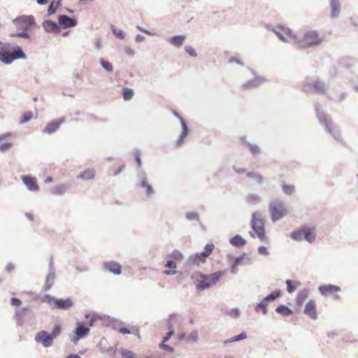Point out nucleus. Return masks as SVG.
<instances>
[{"label":"nucleus","instance_id":"obj_12","mask_svg":"<svg viewBox=\"0 0 358 358\" xmlns=\"http://www.w3.org/2000/svg\"><path fill=\"white\" fill-rule=\"evenodd\" d=\"M59 24L64 28H69L75 27L77 21L74 18H71L66 15H61L58 17Z\"/></svg>","mask_w":358,"mask_h":358},{"label":"nucleus","instance_id":"obj_25","mask_svg":"<svg viewBox=\"0 0 358 358\" xmlns=\"http://www.w3.org/2000/svg\"><path fill=\"white\" fill-rule=\"evenodd\" d=\"M165 267L166 268H171L172 270H167V271H164V273L166 274V275H173L176 273V268H177V265H176V262H174L173 260H169L167 261L166 264H165Z\"/></svg>","mask_w":358,"mask_h":358},{"label":"nucleus","instance_id":"obj_8","mask_svg":"<svg viewBox=\"0 0 358 358\" xmlns=\"http://www.w3.org/2000/svg\"><path fill=\"white\" fill-rule=\"evenodd\" d=\"M13 23L18 29L26 31L34 24L33 16L22 15L13 20Z\"/></svg>","mask_w":358,"mask_h":358},{"label":"nucleus","instance_id":"obj_27","mask_svg":"<svg viewBox=\"0 0 358 358\" xmlns=\"http://www.w3.org/2000/svg\"><path fill=\"white\" fill-rule=\"evenodd\" d=\"M230 243L234 246L241 247L245 245L246 241L241 236L236 235L230 240Z\"/></svg>","mask_w":358,"mask_h":358},{"label":"nucleus","instance_id":"obj_29","mask_svg":"<svg viewBox=\"0 0 358 358\" xmlns=\"http://www.w3.org/2000/svg\"><path fill=\"white\" fill-rule=\"evenodd\" d=\"M62 0H53L49 5L48 9V15H51L55 13L57 8L59 6L60 3Z\"/></svg>","mask_w":358,"mask_h":358},{"label":"nucleus","instance_id":"obj_17","mask_svg":"<svg viewBox=\"0 0 358 358\" xmlns=\"http://www.w3.org/2000/svg\"><path fill=\"white\" fill-rule=\"evenodd\" d=\"M280 292L276 291L275 292L271 293V294H269L268 296H267L262 300V301L259 303V306H263V313L264 314H266L267 313L266 306H267L268 303L270 301H272L275 300V299H277L278 296H280Z\"/></svg>","mask_w":358,"mask_h":358},{"label":"nucleus","instance_id":"obj_32","mask_svg":"<svg viewBox=\"0 0 358 358\" xmlns=\"http://www.w3.org/2000/svg\"><path fill=\"white\" fill-rule=\"evenodd\" d=\"M276 312L284 316H288L293 313V311L291 309L283 305L278 306Z\"/></svg>","mask_w":358,"mask_h":358},{"label":"nucleus","instance_id":"obj_10","mask_svg":"<svg viewBox=\"0 0 358 358\" xmlns=\"http://www.w3.org/2000/svg\"><path fill=\"white\" fill-rule=\"evenodd\" d=\"M35 340L36 342L42 343L44 347H49L52 345L53 339L48 332L41 331L36 334Z\"/></svg>","mask_w":358,"mask_h":358},{"label":"nucleus","instance_id":"obj_58","mask_svg":"<svg viewBox=\"0 0 358 358\" xmlns=\"http://www.w3.org/2000/svg\"><path fill=\"white\" fill-rule=\"evenodd\" d=\"M11 304L14 306H19L21 304V301L17 298H12Z\"/></svg>","mask_w":358,"mask_h":358},{"label":"nucleus","instance_id":"obj_2","mask_svg":"<svg viewBox=\"0 0 358 358\" xmlns=\"http://www.w3.org/2000/svg\"><path fill=\"white\" fill-rule=\"evenodd\" d=\"M250 226L252 231H250V234L252 238H258L262 242L268 243L265 231V220L259 211L252 213Z\"/></svg>","mask_w":358,"mask_h":358},{"label":"nucleus","instance_id":"obj_3","mask_svg":"<svg viewBox=\"0 0 358 358\" xmlns=\"http://www.w3.org/2000/svg\"><path fill=\"white\" fill-rule=\"evenodd\" d=\"M225 273V271H221L209 275L195 273L192 278L197 280L196 288L203 290L215 285L224 275Z\"/></svg>","mask_w":358,"mask_h":358},{"label":"nucleus","instance_id":"obj_41","mask_svg":"<svg viewBox=\"0 0 358 358\" xmlns=\"http://www.w3.org/2000/svg\"><path fill=\"white\" fill-rule=\"evenodd\" d=\"M120 353L122 358H136V355L130 350H121Z\"/></svg>","mask_w":358,"mask_h":358},{"label":"nucleus","instance_id":"obj_37","mask_svg":"<svg viewBox=\"0 0 358 358\" xmlns=\"http://www.w3.org/2000/svg\"><path fill=\"white\" fill-rule=\"evenodd\" d=\"M247 338V335L245 332L243 333H241V334L238 335V336H236L233 338H231L229 341H225L224 342V344H227V343H231V342H236V341H241V340H244Z\"/></svg>","mask_w":358,"mask_h":358},{"label":"nucleus","instance_id":"obj_6","mask_svg":"<svg viewBox=\"0 0 358 358\" xmlns=\"http://www.w3.org/2000/svg\"><path fill=\"white\" fill-rule=\"evenodd\" d=\"M269 211L271 220L273 222H275L284 217L287 213V210L284 204L279 201H274L270 203Z\"/></svg>","mask_w":358,"mask_h":358},{"label":"nucleus","instance_id":"obj_24","mask_svg":"<svg viewBox=\"0 0 358 358\" xmlns=\"http://www.w3.org/2000/svg\"><path fill=\"white\" fill-rule=\"evenodd\" d=\"M308 296V291L303 289L299 292L296 298V301L298 306H301Z\"/></svg>","mask_w":358,"mask_h":358},{"label":"nucleus","instance_id":"obj_23","mask_svg":"<svg viewBox=\"0 0 358 358\" xmlns=\"http://www.w3.org/2000/svg\"><path fill=\"white\" fill-rule=\"evenodd\" d=\"M61 121H52L47 124L44 129V132L48 134H52L55 132L60 126Z\"/></svg>","mask_w":358,"mask_h":358},{"label":"nucleus","instance_id":"obj_55","mask_svg":"<svg viewBox=\"0 0 358 358\" xmlns=\"http://www.w3.org/2000/svg\"><path fill=\"white\" fill-rule=\"evenodd\" d=\"M320 120L322 123L325 124L327 126H328L329 124H331V121L329 120L328 117L326 115H323L320 117Z\"/></svg>","mask_w":358,"mask_h":358},{"label":"nucleus","instance_id":"obj_34","mask_svg":"<svg viewBox=\"0 0 358 358\" xmlns=\"http://www.w3.org/2000/svg\"><path fill=\"white\" fill-rule=\"evenodd\" d=\"M248 178L253 179L257 183H262L263 182V177L260 174L254 172H250L246 174Z\"/></svg>","mask_w":358,"mask_h":358},{"label":"nucleus","instance_id":"obj_61","mask_svg":"<svg viewBox=\"0 0 358 358\" xmlns=\"http://www.w3.org/2000/svg\"><path fill=\"white\" fill-rule=\"evenodd\" d=\"M15 268V266L13 264H9L7 265L6 266V270L8 271V272H10L12 271L13 269Z\"/></svg>","mask_w":358,"mask_h":358},{"label":"nucleus","instance_id":"obj_39","mask_svg":"<svg viewBox=\"0 0 358 358\" xmlns=\"http://www.w3.org/2000/svg\"><path fill=\"white\" fill-rule=\"evenodd\" d=\"M141 186L145 189V192L148 195L153 194L154 190L152 186L148 183L146 179H144L141 181Z\"/></svg>","mask_w":358,"mask_h":358},{"label":"nucleus","instance_id":"obj_45","mask_svg":"<svg viewBox=\"0 0 358 358\" xmlns=\"http://www.w3.org/2000/svg\"><path fill=\"white\" fill-rule=\"evenodd\" d=\"M13 145V143L11 141H7L6 143H0V151L5 152L9 150Z\"/></svg>","mask_w":358,"mask_h":358},{"label":"nucleus","instance_id":"obj_4","mask_svg":"<svg viewBox=\"0 0 358 358\" xmlns=\"http://www.w3.org/2000/svg\"><path fill=\"white\" fill-rule=\"evenodd\" d=\"M324 40V36H320L316 31H309L304 34L302 38H297L296 44L299 48H308L320 44Z\"/></svg>","mask_w":358,"mask_h":358},{"label":"nucleus","instance_id":"obj_63","mask_svg":"<svg viewBox=\"0 0 358 358\" xmlns=\"http://www.w3.org/2000/svg\"><path fill=\"white\" fill-rule=\"evenodd\" d=\"M48 1V0H37V3L41 5L47 3Z\"/></svg>","mask_w":358,"mask_h":358},{"label":"nucleus","instance_id":"obj_31","mask_svg":"<svg viewBox=\"0 0 358 358\" xmlns=\"http://www.w3.org/2000/svg\"><path fill=\"white\" fill-rule=\"evenodd\" d=\"M331 15L333 17H336L338 15L340 10V4L338 0H331Z\"/></svg>","mask_w":358,"mask_h":358},{"label":"nucleus","instance_id":"obj_30","mask_svg":"<svg viewBox=\"0 0 358 358\" xmlns=\"http://www.w3.org/2000/svg\"><path fill=\"white\" fill-rule=\"evenodd\" d=\"M187 131H188V129H187V127L186 125V124L185 122H183L182 124V131L180 134V136H179L177 142H176V146L178 147L180 146L181 144H182L185 138H186L187 135Z\"/></svg>","mask_w":358,"mask_h":358},{"label":"nucleus","instance_id":"obj_40","mask_svg":"<svg viewBox=\"0 0 358 358\" xmlns=\"http://www.w3.org/2000/svg\"><path fill=\"white\" fill-rule=\"evenodd\" d=\"M174 262L181 261L183 258L182 253L178 250L173 251L169 256Z\"/></svg>","mask_w":358,"mask_h":358},{"label":"nucleus","instance_id":"obj_50","mask_svg":"<svg viewBox=\"0 0 358 358\" xmlns=\"http://www.w3.org/2000/svg\"><path fill=\"white\" fill-rule=\"evenodd\" d=\"M113 34L119 38L123 39L124 38V33L121 29H113Z\"/></svg>","mask_w":358,"mask_h":358},{"label":"nucleus","instance_id":"obj_57","mask_svg":"<svg viewBox=\"0 0 358 358\" xmlns=\"http://www.w3.org/2000/svg\"><path fill=\"white\" fill-rule=\"evenodd\" d=\"M259 198L257 196H250L248 198V201L250 203H255L257 201H259Z\"/></svg>","mask_w":358,"mask_h":358},{"label":"nucleus","instance_id":"obj_56","mask_svg":"<svg viewBox=\"0 0 358 358\" xmlns=\"http://www.w3.org/2000/svg\"><path fill=\"white\" fill-rule=\"evenodd\" d=\"M135 160L138 166L140 167L141 166V155L139 152H136L134 155Z\"/></svg>","mask_w":358,"mask_h":358},{"label":"nucleus","instance_id":"obj_51","mask_svg":"<svg viewBox=\"0 0 358 358\" xmlns=\"http://www.w3.org/2000/svg\"><path fill=\"white\" fill-rule=\"evenodd\" d=\"M227 314L231 317H238L240 315L239 310L237 308L231 309L227 312Z\"/></svg>","mask_w":358,"mask_h":358},{"label":"nucleus","instance_id":"obj_54","mask_svg":"<svg viewBox=\"0 0 358 358\" xmlns=\"http://www.w3.org/2000/svg\"><path fill=\"white\" fill-rule=\"evenodd\" d=\"M258 252L260 254V255H268V252L267 250V248L266 247H264V246H261L258 248Z\"/></svg>","mask_w":358,"mask_h":358},{"label":"nucleus","instance_id":"obj_42","mask_svg":"<svg viewBox=\"0 0 358 358\" xmlns=\"http://www.w3.org/2000/svg\"><path fill=\"white\" fill-rule=\"evenodd\" d=\"M33 117V113L32 112L28 111L23 113L22 115V118L20 120L21 123H25L28 121H29Z\"/></svg>","mask_w":358,"mask_h":358},{"label":"nucleus","instance_id":"obj_52","mask_svg":"<svg viewBox=\"0 0 358 358\" xmlns=\"http://www.w3.org/2000/svg\"><path fill=\"white\" fill-rule=\"evenodd\" d=\"M241 262V259L240 258H237V259H235L234 265L231 267V272L233 273H236V272H237V268L236 267H237L238 265L240 264Z\"/></svg>","mask_w":358,"mask_h":358},{"label":"nucleus","instance_id":"obj_59","mask_svg":"<svg viewBox=\"0 0 358 358\" xmlns=\"http://www.w3.org/2000/svg\"><path fill=\"white\" fill-rule=\"evenodd\" d=\"M12 136L11 133H6L0 135V142L4 140H7L9 137Z\"/></svg>","mask_w":358,"mask_h":358},{"label":"nucleus","instance_id":"obj_43","mask_svg":"<svg viewBox=\"0 0 358 358\" xmlns=\"http://www.w3.org/2000/svg\"><path fill=\"white\" fill-rule=\"evenodd\" d=\"M282 189L285 194L290 195L294 192V186L283 184Z\"/></svg>","mask_w":358,"mask_h":358},{"label":"nucleus","instance_id":"obj_38","mask_svg":"<svg viewBox=\"0 0 358 358\" xmlns=\"http://www.w3.org/2000/svg\"><path fill=\"white\" fill-rule=\"evenodd\" d=\"M57 299H55V297H53L52 296L45 295V296H43L42 301L43 302H45V303H48L50 306H52L53 308H55V301H57Z\"/></svg>","mask_w":358,"mask_h":358},{"label":"nucleus","instance_id":"obj_26","mask_svg":"<svg viewBox=\"0 0 358 358\" xmlns=\"http://www.w3.org/2000/svg\"><path fill=\"white\" fill-rule=\"evenodd\" d=\"M291 238L296 241H301L304 239L303 227L293 231L291 234Z\"/></svg>","mask_w":358,"mask_h":358},{"label":"nucleus","instance_id":"obj_5","mask_svg":"<svg viewBox=\"0 0 358 358\" xmlns=\"http://www.w3.org/2000/svg\"><path fill=\"white\" fill-rule=\"evenodd\" d=\"M181 328V322L180 319L176 315H171L169 320V331L164 337L162 343L160 344V348L164 350L173 352V348L166 345L165 343L172 336L175 330L180 331Z\"/></svg>","mask_w":358,"mask_h":358},{"label":"nucleus","instance_id":"obj_44","mask_svg":"<svg viewBox=\"0 0 358 358\" xmlns=\"http://www.w3.org/2000/svg\"><path fill=\"white\" fill-rule=\"evenodd\" d=\"M101 64L102 67L107 71L110 72L113 70V65L108 62L101 59Z\"/></svg>","mask_w":358,"mask_h":358},{"label":"nucleus","instance_id":"obj_33","mask_svg":"<svg viewBox=\"0 0 358 358\" xmlns=\"http://www.w3.org/2000/svg\"><path fill=\"white\" fill-rule=\"evenodd\" d=\"M286 285L287 286V289L289 293H292L296 289V287L300 285V282L296 281H292L291 280H286Z\"/></svg>","mask_w":358,"mask_h":358},{"label":"nucleus","instance_id":"obj_22","mask_svg":"<svg viewBox=\"0 0 358 358\" xmlns=\"http://www.w3.org/2000/svg\"><path fill=\"white\" fill-rule=\"evenodd\" d=\"M94 176V170L92 169H88L80 173L77 178L83 180H90L93 179Z\"/></svg>","mask_w":358,"mask_h":358},{"label":"nucleus","instance_id":"obj_21","mask_svg":"<svg viewBox=\"0 0 358 358\" xmlns=\"http://www.w3.org/2000/svg\"><path fill=\"white\" fill-rule=\"evenodd\" d=\"M185 38L186 36L185 35L175 36L169 39V43L178 48L183 44Z\"/></svg>","mask_w":358,"mask_h":358},{"label":"nucleus","instance_id":"obj_48","mask_svg":"<svg viewBox=\"0 0 358 358\" xmlns=\"http://www.w3.org/2000/svg\"><path fill=\"white\" fill-rule=\"evenodd\" d=\"M185 50L191 57H195L197 55L195 50L192 46H185Z\"/></svg>","mask_w":358,"mask_h":358},{"label":"nucleus","instance_id":"obj_19","mask_svg":"<svg viewBox=\"0 0 358 358\" xmlns=\"http://www.w3.org/2000/svg\"><path fill=\"white\" fill-rule=\"evenodd\" d=\"M304 239L309 243H313L315 239V230L314 228L303 227Z\"/></svg>","mask_w":358,"mask_h":358},{"label":"nucleus","instance_id":"obj_35","mask_svg":"<svg viewBox=\"0 0 358 358\" xmlns=\"http://www.w3.org/2000/svg\"><path fill=\"white\" fill-rule=\"evenodd\" d=\"M122 94H123L124 100H125V101L130 100L134 96L133 90L128 87L123 88Z\"/></svg>","mask_w":358,"mask_h":358},{"label":"nucleus","instance_id":"obj_9","mask_svg":"<svg viewBox=\"0 0 358 358\" xmlns=\"http://www.w3.org/2000/svg\"><path fill=\"white\" fill-rule=\"evenodd\" d=\"M90 332V327L86 326L81 322L76 323V327L74 330V336L72 338V341L76 343L80 338L87 336Z\"/></svg>","mask_w":358,"mask_h":358},{"label":"nucleus","instance_id":"obj_49","mask_svg":"<svg viewBox=\"0 0 358 358\" xmlns=\"http://www.w3.org/2000/svg\"><path fill=\"white\" fill-rule=\"evenodd\" d=\"M214 245L213 243H210V244H207L205 247V250H204V252L205 254H206L207 255H210L213 250H214Z\"/></svg>","mask_w":358,"mask_h":358},{"label":"nucleus","instance_id":"obj_14","mask_svg":"<svg viewBox=\"0 0 358 358\" xmlns=\"http://www.w3.org/2000/svg\"><path fill=\"white\" fill-rule=\"evenodd\" d=\"M319 291L322 295L327 296L339 292L341 291V288L338 286L327 285L320 286Z\"/></svg>","mask_w":358,"mask_h":358},{"label":"nucleus","instance_id":"obj_16","mask_svg":"<svg viewBox=\"0 0 358 358\" xmlns=\"http://www.w3.org/2000/svg\"><path fill=\"white\" fill-rule=\"evenodd\" d=\"M73 306V301L70 298H67L65 299H57V301H55V308L60 309V310H67L72 307Z\"/></svg>","mask_w":358,"mask_h":358},{"label":"nucleus","instance_id":"obj_62","mask_svg":"<svg viewBox=\"0 0 358 358\" xmlns=\"http://www.w3.org/2000/svg\"><path fill=\"white\" fill-rule=\"evenodd\" d=\"M49 281H50V279L49 278H47V281H46V285H45V290L47 291L48 290L50 287H51V282L49 283Z\"/></svg>","mask_w":358,"mask_h":358},{"label":"nucleus","instance_id":"obj_36","mask_svg":"<svg viewBox=\"0 0 358 358\" xmlns=\"http://www.w3.org/2000/svg\"><path fill=\"white\" fill-rule=\"evenodd\" d=\"M313 87L319 93H325L324 85L319 80H317L313 83Z\"/></svg>","mask_w":358,"mask_h":358},{"label":"nucleus","instance_id":"obj_7","mask_svg":"<svg viewBox=\"0 0 358 358\" xmlns=\"http://www.w3.org/2000/svg\"><path fill=\"white\" fill-rule=\"evenodd\" d=\"M275 33L284 41L296 43L298 36L293 34L292 31L287 27L283 26L278 27L275 30Z\"/></svg>","mask_w":358,"mask_h":358},{"label":"nucleus","instance_id":"obj_18","mask_svg":"<svg viewBox=\"0 0 358 358\" xmlns=\"http://www.w3.org/2000/svg\"><path fill=\"white\" fill-rule=\"evenodd\" d=\"M104 268L106 270L118 275L121 273L122 266L120 264L115 262H108L104 263Z\"/></svg>","mask_w":358,"mask_h":358},{"label":"nucleus","instance_id":"obj_53","mask_svg":"<svg viewBox=\"0 0 358 358\" xmlns=\"http://www.w3.org/2000/svg\"><path fill=\"white\" fill-rule=\"evenodd\" d=\"M10 36L13 37H20V38H28L29 37V34L25 32L13 34Z\"/></svg>","mask_w":358,"mask_h":358},{"label":"nucleus","instance_id":"obj_15","mask_svg":"<svg viewBox=\"0 0 358 358\" xmlns=\"http://www.w3.org/2000/svg\"><path fill=\"white\" fill-rule=\"evenodd\" d=\"M118 331L122 334H131L136 336L139 339L141 338L139 328L134 325H129L127 327H120L118 329Z\"/></svg>","mask_w":358,"mask_h":358},{"label":"nucleus","instance_id":"obj_60","mask_svg":"<svg viewBox=\"0 0 358 358\" xmlns=\"http://www.w3.org/2000/svg\"><path fill=\"white\" fill-rule=\"evenodd\" d=\"M188 339H191L193 341H196L197 339V333L196 331L191 334Z\"/></svg>","mask_w":358,"mask_h":358},{"label":"nucleus","instance_id":"obj_13","mask_svg":"<svg viewBox=\"0 0 358 358\" xmlns=\"http://www.w3.org/2000/svg\"><path fill=\"white\" fill-rule=\"evenodd\" d=\"M22 180L29 190L34 192L39 190V187L34 178L31 176H22Z\"/></svg>","mask_w":358,"mask_h":358},{"label":"nucleus","instance_id":"obj_28","mask_svg":"<svg viewBox=\"0 0 358 358\" xmlns=\"http://www.w3.org/2000/svg\"><path fill=\"white\" fill-rule=\"evenodd\" d=\"M208 257L204 252L197 253L193 257V262L197 265L200 263H204L206 262V258Z\"/></svg>","mask_w":358,"mask_h":358},{"label":"nucleus","instance_id":"obj_46","mask_svg":"<svg viewBox=\"0 0 358 358\" xmlns=\"http://www.w3.org/2000/svg\"><path fill=\"white\" fill-rule=\"evenodd\" d=\"M61 333V326L59 324H56L54 328H53V330L51 333V334H50V336H52V339L55 337H57V336H59Z\"/></svg>","mask_w":358,"mask_h":358},{"label":"nucleus","instance_id":"obj_20","mask_svg":"<svg viewBox=\"0 0 358 358\" xmlns=\"http://www.w3.org/2000/svg\"><path fill=\"white\" fill-rule=\"evenodd\" d=\"M43 27L44 29L48 32L59 33L60 31L57 24L55 22L50 20L45 21L43 23Z\"/></svg>","mask_w":358,"mask_h":358},{"label":"nucleus","instance_id":"obj_1","mask_svg":"<svg viewBox=\"0 0 358 358\" xmlns=\"http://www.w3.org/2000/svg\"><path fill=\"white\" fill-rule=\"evenodd\" d=\"M0 48V62L5 64H10L14 60L24 59L25 54L18 45H12L10 43H2Z\"/></svg>","mask_w":358,"mask_h":358},{"label":"nucleus","instance_id":"obj_47","mask_svg":"<svg viewBox=\"0 0 358 358\" xmlns=\"http://www.w3.org/2000/svg\"><path fill=\"white\" fill-rule=\"evenodd\" d=\"M249 149L254 155L260 153V148L256 145L249 144Z\"/></svg>","mask_w":358,"mask_h":358},{"label":"nucleus","instance_id":"obj_64","mask_svg":"<svg viewBox=\"0 0 358 358\" xmlns=\"http://www.w3.org/2000/svg\"><path fill=\"white\" fill-rule=\"evenodd\" d=\"M66 358H81V357L76 355H70Z\"/></svg>","mask_w":358,"mask_h":358},{"label":"nucleus","instance_id":"obj_11","mask_svg":"<svg viewBox=\"0 0 358 358\" xmlns=\"http://www.w3.org/2000/svg\"><path fill=\"white\" fill-rule=\"evenodd\" d=\"M304 313L313 320L317 318V306L315 301L310 300L306 304Z\"/></svg>","mask_w":358,"mask_h":358}]
</instances>
